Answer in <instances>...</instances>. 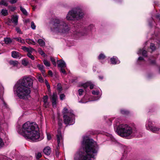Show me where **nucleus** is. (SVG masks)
Masks as SVG:
<instances>
[{"mask_svg":"<svg viewBox=\"0 0 160 160\" xmlns=\"http://www.w3.org/2000/svg\"><path fill=\"white\" fill-rule=\"evenodd\" d=\"M99 78L100 79H102L103 78V77L102 76H99Z\"/></svg>","mask_w":160,"mask_h":160,"instance_id":"58","label":"nucleus"},{"mask_svg":"<svg viewBox=\"0 0 160 160\" xmlns=\"http://www.w3.org/2000/svg\"><path fill=\"white\" fill-rule=\"evenodd\" d=\"M63 68H61L60 72L63 74H66V72L65 70Z\"/></svg>","mask_w":160,"mask_h":160,"instance_id":"44","label":"nucleus"},{"mask_svg":"<svg viewBox=\"0 0 160 160\" xmlns=\"http://www.w3.org/2000/svg\"><path fill=\"white\" fill-rule=\"evenodd\" d=\"M28 62L25 59H23L22 60V64L24 66H27L28 65Z\"/></svg>","mask_w":160,"mask_h":160,"instance_id":"32","label":"nucleus"},{"mask_svg":"<svg viewBox=\"0 0 160 160\" xmlns=\"http://www.w3.org/2000/svg\"><path fill=\"white\" fill-rule=\"evenodd\" d=\"M10 64L13 66H17L19 63L17 61H14L12 60L10 61L9 62Z\"/></svg>","mask_w":160,"mask_h":160,"instance_id":"22","label":"nucleus"},{"mask_svg":"<svg viewBox=\"0 0 160 160\" xmlns=\"http://www.w3.org/2000/svg\"><path fill=\"white\" fill-rule=\"evenodd\" d=\"M14 39L16 40L18 42L21 43L22 44L25 43V41L24 39H22L21 38H14Z\"/></svg>","mask_w":160,"mask_h":160,"instance_id":"20","label":"nucleus"},{"mask_svg":"<svg viewBox=\"0 0 160 160\" xmlns=\"http://www.w3.org/2000/svg\"><path fill=\"white\" fill-rule=\"evenodd\" d=\"M110 61L111 63L113 64H119L120 62L117 57L115 56L112 58L110 59Z\"/></svg>","mask_w":160,"mask_h":160,"instance_id":"10","label":"nucleus"},{"mask_svg":"<svg viewBox=\"0 0 160 160\" xmlns=\"http://www.w3.org/2000/svg\"><path fill=\"white\" fill-rule=\"evenodd\" d=\"M48 74L49 75L52 76V71L51 70L49 71L48 72Z\"/></svg>","mask_w":160,"mask_h":160,"instance_id":"52","label":"nucleus"},{"mask_svg":"<svg viewBox=\"0 0 160 160\" xmlns=\"http://www.w3.org/2000/svg\"><path fill=\"white\" fill-rule=\"evenodd\" d=\"M26 42L29 44H32L34 45L36 44L34 40L30 39H26Z\"/></svg>","mask_w":160,"mask_h":160,"instance_id":"21","label":"nucleus"},{"mask_svg":"<svg viewBox=\"0 0 160 160\" xmlns=\"http://www.w3.org/2000/svg\"><path fill=\"white\" fill-rule=\"evenodd\" d=\"M37 77L38 80L39 82H44L43 79L40 74L38 75Z\"/></svg>","mask_w":160,"mask_h":160,"instance_id":"29","label":"nucleus"},{"mask_svg":"<svg viewBox=\"0 0 160 160\" xmlns=\"http://www.w3.org/2000/svg\"><path fill=\"white\" fill-rule=\"evenodd\" d=\"M160 16L158 15H157L156 16L157 18H158Z\"/></svg>","mask_w":160,"mask_h":160,"instance_id":"60","label":"nucleus"},{"mask_svg":"<svg viewBox=\"0 0 160 160\" xmlns=\"http://www.w3.org/2000/svg\"><path fill=\"white\" fill-rule=\"evenodd\" d=\"M20 134L26 139L33 141H40L42 139L40 137L38 126L34 122H27L24 123Z\"/></svg>","mask_w":160,"mask_h":160,"instance_id":"2","label":"nucleus"},{"mask_svg":"<svg viewBox=\"0 0 160 160\" xmlns=\"http://www.w3.org/2000/svg\"><path fill=\"white\" fill-rule=\"evenodd\" d=\"M38 42L41 46H43L45 45V42L42 39H39L38 40Z\"/></svg>","mask_w":160,"mask_h":160,"instance_id":"23","label":"nucleus"},{"mask_svg":"<svg viewBox=\"0 0 160 160\" xmlns=\"http://www.w3.org/2000/svg\"><path fill=\"white\" fill-rule=\"evenodd\" d=\"M83 13L80 8H75L69 11L67 14L66 18L70 20H76L82 18Z\"/></svg>","mask_w":160,"mask_h":160,"instance_id":"7","label":"nucleus"},{"mask_svg":"<svg viewBox=\"0 0 160 160\" xmlns=\"http://www.w3.org/2000/svg\"><path fill=\"white\" fill-rule=\"evenodd\" d=\"M58 67L60 68H64L66 67V64L65 62L61 60L58 61Z\"/></svg>","mask_w":160,"mask_h":160,"instance_id":"12","label":"nucleus"},{"mask_svg":"<svg viewBox=\"0 0 160 160\" xmlns=\"http://www.w3.org/2000/svg\"><path fill=\"white\" fill-rule=\"evenodd\" d=\"M121 113L123 114H127L129 113V112L125 110H121L120 111Z\"/></svg>","mask_w":160,"mask_h":160,"instance_id":"35","label":"nucleus"},{"mask_svg":"<svg viewBox=\"0 0 160 160\" xmlns=\"http://www.w3.org/2000/svg\"><path fill=\"white\" fill-rule=\"evenodd\" d=\"M82 146L85 152L78 151L75 155V160H92L97 155L98 146L92 139L84 137Z\"/></svg>","mask_w":160,"mask_h":160,"instance_id":"1","label":"nucleus"},{"mask_svg":"<svg viewBox=\"0 0 160 160\" xmlns=\"http://www.w3.org/2000/svg\"><path fill=\"white\" fill-rule=\"evenodd\" d=\"M146 127L147 129L148 130H150L152 132H155L156 131L155 130H154V129H156L157 130L158 129L157 127H152V122L149 119L147 122V123L146 125Z\"/></svg>","mask_w":160,"mask_h":160,"instance_id":"8","label":"nucleus"},{"mask_svg":"<svg viewBox=\"0 0 160 160\" xmlns=\"http://www.w3.org/2000/svg\"><path fill=\"white\" fill-rule=\"evenodd\" d=\"M37 67L38 69L42 72L43 76H46V74L45 73V71L44 69V66L42 64H38L37 65Z\"/></svg>","mask_w":160,"mask_h":160,"instance_id":"15","label":"nucleus"},{"mask_svg":"<svg viewBox=\"0 0 160 160\" xmlns=\"http://www.w3.org/2000/svg\"><path fill=\"white\" fill-rule=\"evenodd\" d=\"M38 52L42 55L45 56V54L44 52L41 49L38 50Z\"/></svg>","mask_w":160,"mask_h":160,"instance_id":"43","label":"nucleus"},{"mask_svg":"<svg viewBox=\"0 0 160 160\" xmlns=\"http://www.w3.org/2000/svg\"><path fill=\"white\" fill-rule=\"evenodd\" d=\"M58 125L59 127L60 128H61L62 126V121L59 120L58 122Z\"/></svg>","mask_w":160,"mask_h":160,"instance_id":"49","label":"nucleus"},{"mask_svg":"<svg viewBox=\"0 0 160 160\" xmlns=\"http://www.w3.org/2000/svg\"><path fill=\"white\" fill-rule=\"evenodd\" d=\"M138 60H143V58L142 57H140L138 58Z\"/></svg>","mask_w":160,"mask_h":160,"instance_id":"56","label":"nucleus"},{"mask_svg":"<svg viewBox=\"0 0 160 160\" xmlns=\"http://www.w3.org/2000/svg\"><path fill=\"white\" fill-rule=\"evenodd\" d=\"M65 97V96L64 94H61L60 95V98L61 100H63Z\"/></svg>","mask_w":160,"mask_h":160,"instance_id":"46","label":"nucleus"},{"mask_svg":"<svg viewBox=\"0 0 160 160\" xmlns=\"http://www.w3.org/2000/svg\"><path fill=\"white\" fill-rule=\"evenodd\" d=\"M20 9L24 15H26L28 14V13L26 10L22 6L20 7Z\"/></svg>","mask_w":160,"mask_h":160,"instance_id":"28","label":"nucleus"},{"mask_svg":"<svg viewBox=\"0 0 160 160\" xmlns=\"http://www.w3.org/2000/svg\"><path fill=\"white\" fill-rule=\"evenodd\" d=\"M94 85L92 84L91 82H90V85H89V87H90V88L91 89H92L94 88Z\"/></svg>","mask_w":160,"mask_h":160,"instance_id":"48","label":"nucleus"},{"mask_svg":"<svg viewBox=\"0 0 160 160\" xmlns=\"http://www.w3.org/2000/svg\"><path fill=\"white\" fill-rule=\"evenodd\" d=\"M89 85H90V82H87L82 84L81 85V86L83 87L84 89H86L87 87H89Z\"/></svg>","mask_w":160,"mask_h":160,"instance_id":"25","label":"nucleus"},{"mask_svg":"<svg viewBox=\"0 0 160 160\" xmlns=\"http://www.w3.org/2000/svg\"><path fill=\"white\" fill-rule=\"evenodd\" d=\"M47 138L48 140H50L51 138V137L50 134H47Z\"/></svg>","mask_w":160,"mask_h":160,"instance_id":"50","label":"nucleus"},{"mask_svg":"<svg viewBox=\"0 0 160 160\" xmlns=\"http://www.w3.org/2000/svg\"><path fill=\"white\" fill-rule=\"evenodd\" d=\"M57 99V95L56 92L53 93L52 96V106L53 107H56V101Z\"/></svg>","mask_w":160,"mask_h":160,"instance_id":"9","label":"nucleus"},{"mask_svg":"<svg viewBox=\"0 0 160 160\" xmlns=\"http://www.w3.org/2000/svg\"><path fill=\"white\" fill-rule=\"evenodd\" d=\"M62 113L63 115V121L65 124L67 125H70L74 123L75 116L72 110L68 109L65 107L63 109Z\"/></svg>","mask_w":160,"mask_h":160,"instance_id":"5","label":"nucleus"},{"mask_svg":"<svg viewBox=\"0 0 160 160\" xmlns=\"http://www.w3.org/2000/svg\"><path fill=\"white\" fill-rule=\"evenodd\" d=\"M114 128H115V125H114Z\"/></svg>","mask_w":160,"mask_h":160,"instance_id":"62","label":"nucleus"},{"mask_svg":"<svg viewBox=\"0 0 160 160\" xmlns=\"http://www.w3.org/2000/svg\"><path fill=\"white\" fill-rule=\"evenodd\" d=\"M105 58V56L103 54H100L98 57V59L99 60H103Z\"/></svg>","mask_w":160,"mask_h":160,"instance_id":"30","label":"nucleus"},{"mask_svg":"<svg viewBox=\"0 0 160 160\" xmlns=\"http://www.w3.org/2000/svg\"><path fill=\"white\" fill-rule=\"evenodd\" d=\"M20 85L17 89V94L18 97L24 99L31 92L30 88L33 84V80L30 76H25L19 80Z\"/></svg>","mask_w":160,"mask_h":160,"instance_id":"3","label":"nucleus"},{"mask_svg":"<svg viewBox=\"0 0 160 160\" xmlns=\"http://www.w3.org/2000/svg\"><path fill=\"white\" fill-rule=\"evenodd\" d=\"M57 89L60 92L62 90V87L61 86V85L59 83H58L57 85Z\"/></svg>","mask_w":160,"mask_h":160,"instance_id":"42","label":"nucleus"},{"mask_svg":"<svg viewBox=\"0 0 160 160\" xmlns=\"http://www.w3.org/2000/svg\"><path fill=\"white\" fill-rule=\"evenodd\" d=\"M158 128V129L157 130V129H153L154 130H155L156 131H155V132H155V133H156V132H157L159 130V128Z\"/></svg>","mask_w":160,"mask_h":160,"instance_id":"57","label":"nucleus"},{"mask_svg":"<svg viewBox=\"0 0 160 160\" xmlns=\"http://www.w3.org/2000/svg\"><path fill=\"white\" fill-rule=\"evenodd\" d=\"M138 54L139 55H142L144 57L147 56V52L143 49H140L138 52Z\"/></svg>","mask_w":160,"mask_h":160,"instance_id":"17","label":"nucleus"},{"mask_svg":"<svg viewBox=\"0 0 160 160\" xmlns=\"http://www.w3.org/2000/svg\"><path fill=\"white\" fill-rule=\"evenodd\" d=\"M156 63L155 61H153L151 62V63L152 64H154Z\"/></svg>","mask_w":160,"mask_h":160,"instance_id":"59","label":"nucleus"},{"mask_svg":"<svg viewBox=\"0 0 160 160\" xmlns=\"http://www.w3.org/2000/svg\"><path fill=\"white\" fill-rule=\"evenodd\" d=\"M1 13L4 16H6L7 15L8 13V10L4 9H2L1 11Z\"/></svg>","mask_w":160,"mask_h":160,"instance_id":"26","label":"nucleus"},{"mask_svg":"<svg viewBox=\"0 0 160 160\" xmlns=\"http://www.w3.org/2000/svg\"><path fill=\"white\" fill-rule=\"evenodd\" d=\"M94 26L93 25H90L88 27V29H90V30H92V28H94Z\"/></svg>","mask_w":160,"mask_h":160,"instance_id":"54","label":"nucleus"},{"mask_svg":"<svg viewBox=\"0 0 160 160\" xmlns=\"http://www.w3.org/2000/svg\"><path fill=\"white\" fill-rule=\"evenodd\" d=\"M17 0H9L11 4H14L15 3Z\"/></svg>","mask_w":160,"mask_h":160,"instance_id":"47","label":"nucleus"},{"mask_svg":"<svg viewBox=\"0 0 160 160\" xmlns=\"http://www.w3.org/2000/svg\"><path fill=\"white\" fill-rule=\"evenodd\" d=\"M8 4L7 0H1L0 2V5H3L5 6H8Z\"/></svg>","mask_w":160,"mask_h":160,"instance_id":"24","label":"nucleus"},{"mask_svg":"<svg viewBox=\"0 0 160 160\" xmlns=\"http://www.w3.org/2000/svg\"><path fill=\"white\" fill-rule=\"evenodd\" d=\"M18 17L17 15H12L11 17V21L15 25L17 24L18 22Z\"/></svg>","mask_w":160,"mask_h":160,"instance_id":"13","label":"nucleus"},{"mask_svg":"<svg viewBox=\"0 0 160 160\" xmlns=\"http://www.w3.org/2000/svg\"><path fill=\"white\" fill-rule=\"evenodd\" d=\"M27 56L31 59L33 60L34 59V56L31 54V52L28 53Z\"/></svg>","mask_w":160,"mask_h":160,"instance_id":"34","label":"nucleus"},{"mask_svg":"<svg viewBox=\"0 0 160 160\" xmlns=\"http://www.w3.org/2000/svg\"><path fill=\"white\" fill-rule=\"evenodd\" d=\"M16 31H17V32L18 33H19L20 34H22V32L20 28L18 27H17L16 28Z\"/></svg>","mask_w":160,"mask_h":160,"instance_id":"45","label":"nucleus"},{"mask_svg":"<svg viewBox=\"0 0 160 160\" xmlns=\"http://www.w3.org/2000/svg\"><path fill=\"white\" fill-rule=\"evenodd\" d=\"M4 42L6 44H9L12 42V41L10 38H4Z\"/></svg>","mask_w":160,"mask_h":160,"instance_id":"27","label":"nucleus"},{"mask_svg":"<svg viewBox=\"0 0 160 160\" xmlns=\"http://www.w3.org/2000/svg\"><path fill=\"white\" fill-rule=\"evenodd\" d=\"M150 48L153 51L155 50L156 47L154 45V44L153 43H151L150 46Z\"/></svg>","mask_w":160,"mask_h":160,"instance_id":"37","label":"nucleus"},{"mask_svg":"<svg viewBox=\"0 0 160 160\" xmlns=\"http://www.w3.org/2000/svg\"><path fill=\"white\" fill-rule=\"evenodd\" d=\"M81 34V35H82V36H84V35H86L85 33H84V34L82 33Z\"/></svg>","mask_w":160,"mask_h":160,"instance_id":"61","label":"nucleus"},{"mask_svg":"<svg viewBox=\"0 0 160 160\" xmlns=\"http://www.w3.org/2000/svg\"><path fill=\"white\" fill-rule=\"evenodd\" d=\"M99 93V92L98 90H93L92 91V93L93 95H98Z\"/></svg>","mask_w":160,"mask_h":160,"instance_id":"40","label":"nucleus"},{"mask_svg":"<svg viewBox=\"0 0 160 160\" xmlns=\"http://www.w3.org/2000/svg\"><path fill=\"white\" fill-rule=\"evenodd\" d=\"M159 42V43H160V41Z\"/></svg>","mask_w":160,"mask_h":160,"instance_id":"63","label":"nucleus"},{"mask_svg":"<svg viewBox=\"0 0 160 160\" xmlns=\"http://www.w3.org/2000/svg\"><path fill=\"white\" fill-rule=\"evenodd\" d=\"M43 101L44 102V106L45 108H47L48 105V98L47 95L44 96L43 98Z\"/></svg>","mask_w":160,"mask_h":160,"instance_id":"19","label":"nucleus"},{"mask_svg":"<svg viewBox=\"0 0 160 160\" xmlns=\"http://www.w3.org/2000/svg\"><path fill=\"white\" fill-rule=\"evenodd\" d=\"M116 132L120 136L126 137L129 136L132 133V127L128 124L122 123L117 127Z\"/></svg>","mask_w":160,"mask_h":160,"instance_id":"6","label":"nucleus"},{"mask_svg":"<svg viewBox=\"0 0 160 160\" xmlns=\"http://www.w3.org/2000/svg\"><path fill=\"white\" fill-rule=\"evenodd\" d=\"M21 48L25 52H27L28 53L31 52L34 49L32 48H27L26 46H22Z\"/></svg>","mask_w":160,"mask_h":160,"instance_id":"16","label":"nucleus"},{"mask_svg":"<svg viewBox=\"0 0 160 160\" xmlns=\"http://www.w3.org/2000/svg\"><path fill=\"white\" fill-rule=\"evenodd\" d=\"M31 27L33 29H36V25H35L33 22H31Z\"/></svg>","mask_w":160,"mask_h":160,"instance_id":"38","label":"nucleus"},{"mask_svg":"<svg viewBox=\"0 0 160 160\" xmlns=\"http://www.w3.org/2000/svg\"><path fill=\"white\" fill-rule=\"evenodd\" d=\"M12 56L14 58H20L21 57V54L18 52L13 51L12 52Z\"/></svg>","mask_w":160,"mask_h":160,"instance_id":"11","label":"nucleus"},{"mask_svg":"<svg viewBox=\"0 0 160 160\" xmlns=\"http://www.w3.org/2000/svg\"><path fill=\"white\" fill-rule=\"evenodd\" d=\"M43 62L44 64L47 67H49L50 66V62L48 61L47 60H44L43 61Z\"/></svg>","mask_w":160,"mask_h":160,"instance_id":"31","label":"nucleus"},{"mask_svg":"<svg viewBox=\"0 0 160 160\" xmlns=\"http://www.w3.org/2000/svg\"><path fill=\"white\" fill-rule=\"evenodd\" d=\"M45 82L47 87L48 89L49 90V89H50V86L47 80H45Z\"/></svg>","mask_w":160,"mask_h":160,"instance_id":"39","label":"nucleus"},{"mask_svg":"<svg viewBox=\"0 0 160 160\" xmlns=\"http://www.w3.org/2000/svg\"><path fill=\"white\" fill-rule=\"evenodd\" d=\"M3 145V143L2 140L1 138H0V147H2Z\"/></svg>","mask_w":160,"mask_h":160,"instance_id":"51","label":"nucleus"},{"mask_svg":"<svg viewBox=\"0 0 160 160\" xmlns=\"http://www.w3.org/2000/svg\"><path fill=\"white\" fill-rule=\"evenodd\" d=\"M42 155L41 153L40 152H38L36 154V158L37 159H39L42 157Z\"/></svg>","mask_w":160,"mask_h":160,"instance_id":"36","label":"nucleus"},{"mask_svg":"<svg viewBox=\"0 0 160 160\" xmlns=\"http://www.w3.org/2000/svg\"><path fill=\"white\" fill-rule=\"evenodd\" d=\"M57 138L58 142V147H59L60 144V141H61L62 139V137L61 133H58V134L57 135Z\"/></svg>","mask_w":160,"mask_h":160,"instance_id":"18","label":"nucleus"},{"mask_svg":"<svg viewBox=\"0 0 160 160\" xmlns=\"http://www.w3.org/2000/svg\"><path fill=\"white\" fill-rule=\"evenodd\" d=\"M78 92L79 95L81 96L82 95L84 91L82 89H80L78 90Z\"/></svg>","mask_w":160,"mask_h":160,"instance_id":"41","label":"nucleus"},{"mask_svg":"<svg viewBox=\"0 0 160 160\" xmlns=\"http://www.w3.org/2000/svg\"><path fill=\"white\" fill-rule=\"evenodd\" d=\"M52 23V26L51 29L57 33H65L69 30L68 26L66 23L57 18L53 19Z\"/></svg>","mask_w":160,"mask_h":160,"instance_id":"4","label":"nucleus"},{"mask_svg":"<svg viewBox=\"0 0 160 160\" xmlns=\"http://www.w3.org/2000/svg\"><path fill=\"white\" fill-rule=\"evenodd\" d=\"M43 152L46 155H49L51 152V150L50 147L49 146L46 147L43 149Z\"/></svg>","mask_w":160,"mask_h":160,"instance_id":"14","label":"nucleus"},{"mask_svg":"<svg viewBox=\"0 0 160 160\" xmlns=\"http://www.w3.org/2000/svg\"><path fill=\"white\" fill-rule=\"evenodd\" d=\"M16 7H13L11 8V10L12 11H13L16 9Z\"/></svg>","mask_w":160,"mask_h":160,"instance_id":"53","label":"nucleus"},{"mask_svg":"<svg viewBox=\"0 0 160 160\" xmlns=\"http://www.w3.org/2000/svg\"><path fill=\"white\" fill-rule=\"evenodd\" d=\"M50 59L53 65L54 66H56V63L55 61V59L53 57H51Z\"/></svg>","mask_w":160,"mask_h":160,"instance_id":"33","label":"nucleus"},{"mask_svg":"<svg viewBox=\"0 0 160 160\" xmlns=\"http://www.w3.org/2000/svg\"><path fill=\"white\" fill-rule=\"evenodd\" d=\"M59 155V152L58 150L56 151V156L57 157H58Z\"/></svg>","mask_w":160,"mask_h":160,"instance_id":"55","label":"nucleus"}]
</instances>
